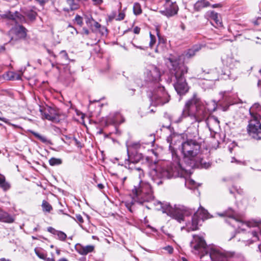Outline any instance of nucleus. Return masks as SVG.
Listing matches in <instances>:
<instances>
[{"label": "nucleus", "instance_id": "9", "mask_svg": "<svg viewBox=\"0 0 261 261\" xmlns=\"http://www.w3.org/2000/svg\"><path fill=\"white\" fill-rule=\"evenodd\" d=\"M42 118L55 123L60 121L61 112L58 109L48 107L43 110H40Z\"/></svg>", "mask_w": 261, "mask_h": 261}, {"label": "nucleus", "instance_id": "34", "mask_svg": "<svg viewBox=\"0 0 261 261\" xmlns=\"http://www.w3.org/2000/svg\"><path fill=\"white\" fill-rule=\"evenodd\" d=\"M133 11L135 15H138L142 13V9L141 5L138 3H136L134 5Z\"/></svg>", "mask_w": 261, "mask_h": 261}, {"label": "nucleus", "instance_id": "37", "mask_svg": "<svg viewBox=\"0 0 261 261\" xmlns=\"http://www.w3.org/2000/svg\"><path fill=\"white\" fill-rule=\"evenodd\" d=\"M26 15L31 21H34L36 19L37 13L32 10L28 12Z\"/></svg>", "mask_w": 261, "mask_h": 261}, {"label": "nucleus", "instance_id": "46", "mask_svg": "<svg viewBox=\"0 0 261 261\" xmlns=\"http://www.w3.org/2000/svg\"><path fill=\"white\" fill-rule=\"evenodd\" d=\"M124 17H125V14L124 12H121L119 13V14L118 15L117 18H116V20H119V21H120V20H122L124 19Z\"/></svg>", "mask_w": 261, "mask_h": 261}, {"label": "nucleus", "instance_id": "14", "mask_svg": "<svg viewBox=\"0 0 261 261\" xmlns=\"http://www.w3.org/2000/svg\"><path fill=\"white\" fill-rule=\"evenodd\" d=\"M178 7L175 2L168 5H165V10L160 11L163 15L168 17L173 16L177 13Z\"/></svg>", "mask_w": 261, "mask_h": 261}, {"label": "nucleus", "instance_id": "35", "mask_svg": "<svg viewBox=\"0 0 261 261\" xmlns=\"http://www.w3.org/2000/svg\"><path fill=\"white\" fill-rule=\"evenodd\" d=\"M219 215L221 216H226L229 218H232L234 220L237 221V219L234 218V213L232 210H229L223 213L219 214Z\"/></svg>", "mask_w": 261, "mask_h": 261}, {"label": "nucleus", "instance_id": "56", "mask_svg": "<svg viewBox=\"0 0 261 261\" xmlns=\"http://www.w3.org/2000/svg\"><path fill=\"white\" fill-rule=\"evenodd\" d=\"M37 2H38L39 4L43 6L45 3H46L47 0H35Z\"/></svg>", "mask_w": 261, "mask_h": 261}, {"label": "nucleus", "instance_id": "8", "mask_svg": "<svg viewBox=\"0 0 261 261\" xmlns=\"http://www.w3.org/2000/svg\"><path fill=\"white\" fill-rule=\"evenodd\" d=\"M249 135L256 140H261V123L259 120H250L247 126Z\"/></svg>", "mask_w": 261, "mask_h": 261}, {"label": "nucleus", "instance_id": "29", "mask_svg": "<svg viewBox=\"0 0 261 261\" xmlns=\"http://www.w3.org/2000/svg\"><path fill=\"white\" fill-rule=\"evenodd\" d=\"M224 62L226 66L230 68H233L239 64V62L237 60L230 57H227L225 60H224Z\"/></svg>", "mask_w": 261, "mask_h": 261}, {"label": "nucleus", "instance_id": "48", "mask_svg": "<svg viewBox=\"0 0 261 261\" xmlns=\"http://www.w3.org/2000/svg\"><path fill=\"white\" fill-rule=\"evenodd\" d=\"M129 146L135 149H138L140 147V144L139 142H134L129 144Z\"/></svg>", "mask_w": 261, "mask_h": 261}, {"label": "nucleus", "instance_id": "15", "mask_svg": "<svg viewBox=\"0 0 261 261\" xmlns=\"http://www.w3.org/2000/svg\"><path fill=\"white\" fill-rule=\"evenodd\" d=\"M203 221L197 216L194 215L192 218L191 222H189L186 225V230L188 232L195 231L199 229V226H201Z\"/></svg>", "mask_w": 261, "mask_h": 261}, {"label": "nucleus", "instance_id": "59", "mask_svg": "<svg viewBox=\"0 0 261 261\" xmlns=\"http://www.w3.org/2000/svg\"><path fill=\"white\" fill-rule=\"evenodd\" d=\"M97 187H98V188L99 189L101 190V189H103V188H104L105 186H104V185H103V184H98L97 185Z\"/></svg>", "mask_w": 261, "mask_h": 261}, {"label": "nucleus", "instance_id": "17", "mask_svg": "<svg viewBox=\"0 0 261 261\" xmlns=\"http://www.w3.org/2000/svg\"><path fill=\"white\" fill-rule=\"evenodd\" d=\"M95 246L94 245H89L83 246L80 244H77L75 246V250L81 255H86L89 253L94 251Z\"/></svg>", "mask_w": 261, "mask_h": 261}, {"label": "nucleus", "instance_id": "54", "mask_svg": "<svg viewBox=\"0 0 261 261\" xmlns=\"http://www.w3.org/2000/svg\"><path fill=\"white\" fill-rule=\"evenodd\" d=\"M100 32L102 34H104L103 31H105L106 33H107L108 30L105 27H104V26L101 27V28H100Z\"/></svg>", "mask_w": 261, "mask_h": 261}, {"label": "nucleus", "instance_id": "18", "mask_svg": "<svg viewBox=\"0 0 261 261\" xmlns=\"http://www.w3.org/2000/svg\"><path fill=\"white\" fill-rule=\"evenodd\" d=\"M205 17L208 19L212 20L215 24L218 26H221L222 22L220 16L214 11H208L205 14Z\"/></svg>", "mask_w": 261, "mask_h": 261}, {"label": "nucleus", "instance_id": "21", "mask_svg": "<svg viewBox=\"0 0 261 261\" xmlns=\"http://www.w3.org/2000/svg\"><path fill=\"white\" fill-rule=\"evenodd\" d=\"M220 79L223 80L230 79L234 80H236V77L232 76L231 71L228 69L226 68L222 70L221 73L217 78H214L213 80H219Z\"/></svg>", "mask_w": 261, "mask_h": 261}, {"label": "nucleus", "instance_id": "11", "mask_svg": "<svg viewBox=\"0 0 261 261\" xmlns=\"http://www.w3.org/2000/svg\"><path fill=\"white\" fill-rule=\"evenodd\" d=\"M212 261H228V257H233L234 253H227V254L222 251L211 248L208 250L207 254Z\"/></svg>", "mask_w": 261, "mask_h": 261}, {"label": "nucleus", "instance_id": "3", "mask_svg": "<svg viewBox=\"0 0 261 261\" xmlns=\"http://www.w3.org/2000/svg\"><path fill=\"white\" fill-rule=\"evenodd\" d=\"M168 60L170 63V72L175 77L174 88L178 94H185L189 90V86L185 77V74L188 72V68L180 63L177 57L171 56Z\"/></svg>", "mask_w": 261, "mask_h": 261}, {"label": "nucleus", "instance_id": "53", "mask_svg": "<svg viewBox=\"0 0 261 261\" xmlns=\"http://www.w3.org/2000/svg\"><path fill=\"white\" fill-rule=\"evenodd\" d=\"M92 1L93 2L94 5H100L103 2L102 0H92Z\"/></svg>", "mask_w": 261, "mask_h": 261}, {"label": "nucleus", "instance_id": "2", "mask_svg": "<svg viewBox=\"0 0 261 261\" xmlns=\"http://www.w3.org/2000/svg\"><path fill=\"white\" fill-rule=\"evenodd\" d=\"M152 180L158 185L163 183L162 178L172 177H185L188 175L187 169L182 167L179 162V159L176 156L175 160L170 166L166 168H156L152 169L150 172Z\"/></svg>", "mask_w": 261, "mask_h": 261}, {"label": "nucleus", "instance_id": "41", "mask_svg": "<svg viewBox=\"0 0 261 261\" xmlns=\"http://www.w3.org/2000/svg\"><path fill=\"white\" fill-rule=\"evenodd\" d=\"M150 40L149 42V46L152 48L156 42V38L154 35H152L151 32L149 33Z\"/></svg>", "mask_w": 261, "mask_h": 261}, {"label": "nucleus", "instance_id": "20", "mask_svg": "<svg viewBox=\"0 0 261 261\" xmlns=\"http://www.w3.org/2000/svg\"><path fill=\"white\" fill-rule=\"evenodd\" d=\"M1 16L3 18L12 20H16L17 19L20 20L22 17L21 15L17 11L13 13L10 11H6L4 14H1Z\"/></svg>", "mask_w": 261, "mask_h": 261}, {"label": "nucleus", "instance_id": "36", "mask_svg": "<svg viewBox=\"0 0 261 261\" xmlns=\"http://www.w3.org/2000/svg\"><path fill=\"white\" fill-rule=\"evenodd\" d=\"M62 163V160L60 159H57L55 158H51L49 160V164L50 166L59 165Z\"/></svg>", "mask_w": 261, "mask_h": 261}, {"label": "nucleus", "instance_id": "49", "mask_svg": "<svg viewBox=\"0 0 261 261\" xmlns=\"http://www.w3.org/2000/svg\"><path fill=\"white\" fill-rule=\"evenodd\" d=\"M164 249L167 251L169 254H172L173 251V248L171 246H167L164 248Z\"/></svg>", "mask_w": 261, "mask_h": 261}, {"label": "nucleus", "instance_id": "33", "mask_svg": "<svg viewBox=\"0 0 261 261\" xmlns=\"http://www.w3.org/2000/svg\"><path fill=\"white\" fill-rule=\"evenodd\" d=\"M133 171L135 174H138L139 178L142 180V178L144 176V171L142 168L135 167L133 169Z\"/></svg>", "mask_w": 261, "mask_h": 261}, {"label": "nucleus", "instance_id": "23", "mask_svg": "<svg viewBox=\"0 0 261 261\" xmlns=\"http://www.w3.org/2000/svg\"><path fill=\"white\" fill-rule=\"evenodd\" d=\"M211 6V4L206 0H200L197 1L194 6V9L196 11H200L202 9Z\"/></svg>", "mask_w": 261, "mask_h": 261}, {"label": "nucleus", "instance_id": "42", "mask_svg": "<svg viewBox=\"0 0 261 261\" xmlns=\"http://www.w3.org/2000/svg\"><path fill=\"white\" fill-rule=\"evenodd\" d=\"M176 136L178 137V136L174 133L171 134L169 137L167 138V141L170 143L169 148H171V145L172 144V140Z\"/></svg>", "mask_w": 261, "mask_h": 261}, {"label": "nucleus", "instance_id": "43", "mask_svg": "<svg viewBox=\"0 0 261 261\" xmlns=\"http://www.w3.org/2000/svg\"><path fill=\"white\" fill-rule=\"evenodd\" d=\"M86 19V23H87V24L89 27H92L93 25V23L95 20L91 16H87Z\"/></svg>", "mask_w": 261, "mask_h": 261}, {"label": "nucleus", "instance_id": "47", "mask_svg": "<svg viewBox=\"0 0 261 261\" xmlns=\"http://www.w3.org/2000/svg\"><path fill=\"white\" fill-rule=\"evenodd\" d=\"M210 120L216 123L218 126L219 125V121L217 117L216 116H213L210 118Z\"/></svg>", "mask_w": 261, "mask_h": 261}, {"label": "nucleus", "instance_id": "45", "mask_svg": "<svg viewBox=\"0 0 261 261\" xmlns=\"http://www.w3.org/2000/svg\"><path fill=\"white\" fill-rule=\"evenodd\" d=\"M74 219L76 222L80 223H83L84 222V219L82 216L80 214L75 215V217Z\"/></svg>", "mask_w": 261, "mask_h": 261}, {"label": "nucleus", "instance_id": "7", "mask_svg": "<svg viewBox=\"0 0 261 261\" xmlns=\"http://www.w3.org/2000/svg\"><path fill=\"white\" fill-rule=\"evenodd\" d=\"M191 246L194 250L195 253L202 257L208 254L209 248L202 237L194 235L193 240L191 242Z\"/></svg>", "mask_w": 261, "mask_h": 261}, {"label": "nucleus", "instance_id": "61", "mask_svg": "<svg viewBox=\"0 0 261 261\" xmlns=\"http://www.w3.org/2000/svg\"><path fill=\"white\" fill-rule=\"evenodd\" d=\"M221 5L220 4H216L212 5L213 8H218V7H221Z\"/></svg>", "mask_w": 261, "mask_h": 261}, {"label": "nucleus", "instance_id": "27", "mask_svg": "<svg viewBox=\"0 0 261 261\" xmlns=\"http://www.w3.org/2000/svg\"><path fill=\"white\" fill-rule=\"evenodd\" d=\"M60 57L57 64L62 65L68 64L69 59L67 52L64 50H61L60 53Z\"/></svg>", "mask_w": 261, "mask_h": 261}, {"label": "nucleus", "instance_id": "26", "mask_svg": "<svg viewBox=\"0 0 261 261\" xmlns=\"http://www.w3.org/2000/svg\"><path fill=\"white\" fill-rule=\"evenodd\" d=\"M0 221L11 223L14 221V219L8 213L3 211H0Z\"/></svg>", "mask_w": 261, "mask_h": 261}, {"label": "nucleus", "instance_id": "58", "mask_svg": "<svg viewBox=\"0 0 261 261\" xmlns=\"http://www.w3.org/2000/svg\"><path fill=\"white\" fill-rule=\"evenodd\" d=\"M47 52L49 55L53 56L55 58L57 57L56 55L51 50L47 49Z\"/></svg>", "mask_w": 261, "mask_h": 261}, {"label": "nucleus", "instance_id": "51", "mask_svg": "<svg viewBox=\"0 0 261 261\" xmlns=\"http://www.w3.org/2000/svg\"><path fill=\"white\" fill-rule=\"evenodd\" d=\"M47 231L54 234H56V232L57 231V230H56L55 229H54L53 227H48L47 228Z\"/></svg>", "mask_w": 261, "mask_h": 261}, {"label": "nucleus", "instance_id": "28", "mask_svg": "<svg viewBox=\"0 0 261 261\" xmlns=\"http://www.w3.org/2000/svg\"><path fill=\"white\" fill-rule=\"evenodd\" d=\"M194 214L196 215L203 222L208 217L207 211L202 207H200Z\"/></svg>", "mask_w": 261, "mask_h": 261}, {"label": "nucleus", "instance_id": "50", "mask_svg": "<svg viewBox=\"0 0 261 261\" xmlns=\"http://www.w3.org/2000/svg\"><path fill=\"white\" fill-rule=\"evenodd\" d=\"M156 34L159 38V44H160L161 43H164V39L162 38L161 36L159 34V31L158 29L156 30Z\"/></svg>", "mask_w": 261, "mask_h": 261}, {"label": "nucleus", "instance_id": "38", "mask_svg": "<svg viewBox=\"0 0 261 261\" xmlns=\"http://www.w3.org/2000/svg\"><path fill=\"white\" fill-rule=\"evenodd\" d=\"M32 134L38 139H39L40 141H41L43 143H47V138L44 137L40 135L37 133L36 132H32Z\"/></svg>", "mask_w": 261, "mask_h": 261}, {"label": "nucleus", "instance_id": "24", "mask_svg": "<svg viewBox=\"0 0 261 261\" xmlns=\"http://www.w3.org/2000/svg\"><path fill=\"white\" fill-rule=\"evenodd\" d=\"M11 187V184L6 180L5 176L0 173V188L6 192L10 189Z\"/></svg>", "mask_w": 261, "mask_h": 261}, {"label": "nucleus", "instance_id": "5", "mask_svg": "<svg viewBox=\"0 0 261 261\" xmlns=\"http://www.w3.org/2000/svg\"><path fill=\"white\" fill-rule=\"evenodd\" d=\"M132 192L141 203L151 201L154 199L153 192L150 184L142 180H140L137 186H134Z\"/></svg>", "mask_w": 261, "mask_h": 261}, {"label": "nucleus", "instance_id": "52", "mask_svg": "<svg viewBox=\"0 0 261 261\" xmlns=\"http://www.w3.org/2000/svg\"><path fill=\"white\" fill-rule=\"evenodd\" d=\"M93 26L96 28V29H99L100 28H101V25L100 24H99L98 22H97L96 21L94 20L93 23Z\"/></svg>", "mask_w": 261, "mask_h": 261}, {"label": "nucleus", "instance_id": "40", "mask_svg": "<svg viewBox=\"0 0 261 261\" xmlns=\"http://www.w3.org/2000/svg\"><path fill=\"white\" fill-rule=\"evenodd\" d=\"M75 22L80 27H82L83 24V18L79 15H76L74 18Z\"/></svg>", "mask_w": 261, "mask_h": 261}, {"label": "nucleus", "instance_id": "16", "mask_svg": "<svg viewBox=\"0 0 261 261\" xmlns=\"http://www.w3.org/2000/svg\"><path fill=\"white\" fill-rule=\"evenodd\" d=\"M251 115L250 120H259L261 119V106L258 103H254L249 109Z\"/></svg>", "mask_w": 261, "mask_h": 261}, {"label": "nucleus", "instance_id": "4", "mask_svg": "<svg viewBox=\"0 0 261 261\" xmlns=\"http://www.w3.org/2000/svg\"><path fill=\"white\" fill-rule=\"evenodd\" d=\"M209 115V111L200 99L194 94L192 98L185 103L181 118L191 117L196 121L201 122L206 119Z\"/></svg>", "mask_w": 261, "mask_h": 261}, {"label": "nucleus", "instance_id": "31", "mask_svg": "<svg viewBox=\"0 0 261 261\" xmlns=\"http://www.w3.org/2000/svg\"><path fill=\"white\" fill-rule=\"evenodd\" d=\"M43 212L49 213L52 210V206L46 200H43L41 205Z\"/></svg>", "mask_w": 261, "mask_h": 261}, {"label": "nucleus", "instance_id": "22", "mask_svg": "<svg viewBox=\"0 0 261 261\" xmlns=\"http://www.w3.org/2000/svg\"><path fill=\"white\" fill-rule=\"evenodd\" d=\"M202 47L201 44H195L193 45L191 48L187 50L185 53V57L190 58L194 56L196 53L199 51Z\"/></svg>", "mask_w": 261, "mask_h": 261}, {"label": "nucleus", "instance_id": "19", "mask_svg": "<svg viewBox=\"0 0 261 261\" xmlns=\"http://www.w3.org/2000/svg\"><path fill=\"white\" fill-rule=\"evenodd\" d=\"M125 121L123 116L119 112H116L113 115H110L108 121L114 124H119Z\"/></svg>", "mask_w": 261, "mask_h": 261}, {"label": "nucleus", "instance_id": "1", "mask_svg": "<svg viewBox=\"0 0 261 261\" xmlns=\"http://www.w3.org/2000/svg\"><path fill=\"white\" fill-rule=\"evenodd\" d=\"M201 145L195 139H187L181 144V151L184 162L190 167H201L207 169L210 167L209 162L204 160L200 152Z\"/></svg>", "mask_w": 261, "mask_h": 261}, {"label": "nucleus", "instance_id": "57", "mask_svg": "<svg viewBox=\"0 0 261 261\" xmlns=\"http://www.w3.org/2000/svg\"><path fill=\"white\" fill-rule=\"evenodd\" d=\"M252 234L253 237H255L257 240H259V237L256 231H252Z\"/></svg>", "mask_w": 261, "mask_h": 261}, {"label": "nucleus", "instance_id": "12", "mask_svg": "<svg viewBox=\"0 0 261 261\" xmlns=\"http://www.w3.org/2000/svg\"><path fill=\"white\" fill-rule=\"evenodd\" d=\"M145 74L149 81H158L161 75L160 69L154 65H149L146 68Z\"/></svg>", "mask_w": 261, "mask_h": 261}, {"label": "nucleus", "instance_id": "63", "mask_svg": "<svg viewBox=\"0 0 261 261\" xmlns=\"http://www.w3.org/2000/svg\"><path fill=\"white\" fill-rule=\"evenodd\" d=\"M0 261H11L9 259H6L5 258H1L0 259Z\"/></svg>", "mask_w": 261, "mask_h": 261}, {"label": "nucleus", "instance_id": "62", "mask_svg": "<svg viewBox=\"0 0 261 261\" xmlns=\"http://www.w3.org/2000/svg\"><path fill=\"white\" fill-rule=\"evenodd\" d=\"M165 5H168L169 4L173 3L174 2H172L171 1V0H165Z\"/></svg>", "mask_w": 261, "mask_h": 261}, {"label": "nucleus", "instance_id": "25", "mask_svg": "<svg viewBox=\"0 0 261 261\" xmlns=\"http://www.w3.org/2000/svg\"><path fill=\"white\" fill-rule=\"evenodd\" d=\"M127 152L128 154L127 161L129 162V165L137 163L143 158L142 155L141 153H136L134 155L130 154L128 148Z\"/></svg>", "mask_w": 261, "mask_h": 261}, {"label": "nucleus", "instance_id": "64", "mask_svg": "<svg viewBox=\"0 0 261 261\" xmlns=\"http://www.w3.org/2000/svg\"><path fill=\"white\" fill-rule=\"evenodd\" d=\"M58 261H68V260L65 258H62L59 259Z\"/></svg>", "mask_w": 261, "mask_h": 261}, {"label": "nucleus", "instance_id": "10", "mask_svg": "<svg viewBox=\"0 0 261 261\" xmlns=\"http://www.w3.org/2000/svg\"><path fill=\"white\" fill-rule=\"evenodd\" d=\"M27 30L21 25L13 28L9 31L10 42L14 44L16 41L24 39L27 36Z\"/></svg>", "mask_w": 261, "mask_h": 261}, {"label": "nucleus", "instance_id": "39", "mask_svg": "<svg viewBox=\"0 0 261 261\" xmlns=\"http://www.w3.org/2000/svg\"><path fill=\"white\" fill-rule=\"evenodd\" d=\"M56 235L58 236V239L62 241H65L67 238L66 234L61 231L57 230Z\"/></svg>", "mask_w": 261, "mask_h": 261}, {"label": "nucleus", "instance_id": "30", "mask_svg": "<svg viewBox=\"0 0 261 261\" xmlns=\"http://www.w3.org/2000/svg\"><path fill=\"white\" fill-rule=\"evenodd\" d=\"M80 0H67L70 10H75L79 8Z\"/></svg>", "mask_w": 261, "mask_h": 261}, {"label": "nucleus", "instance_id": "55", "mask_svg": "<svg viewBox=\"0 0 261 261\" xmlns=\"http://www.w3.org/2000/svg\"><path fill=\"white\" fill-rule=\"evenodd\" d=\"M140 32V28L138 27H136L135 28H134V33L136 34H139Z\"/></svg>", "mask_w": 261, "mask_h": 261}, {"label": "nucleus", "instance_id": "13", "mask_svg": "<svg viewBox=\"0 0 261 261\" xmlns=\"http://www.w3.org/2000/svg\"><path fill=\"white\" fill-rule=\"evenodd\" d=\"M192 213L193 212L191 209L182 205L176 208L173 216L175 219L179 222H181L184 220V216H188Z\"/></svg>", "mask_w": 261, "mask_h": 261}, {"label": "nucleus", "instance_id": "44", "mask_svg": "<svg viewBox=\"0 0 261 261\" xmlns=\"http://www.w3.org/2000/svg\"><path fill=\"white\" fill-rule=\"evenodd\" d=\"M35 252L38 257L44 260L45 259L46 255L44 254L43 252H40L37 249L35 250Z\"/></svg>", "mask_w": 261, "mask_h": 261}, {"label": "nucleus", "instance_id": "60", "mask_svg": "<svg viewBox=\"0 0 261 261\" xmlns=\"http://www.w3.org/2000/svg\"><path fill=\"white\" fill-rule=\"evenodd\" d=\"M45 261H55L53 257H45L44 259Z\"/></svg>", "mask_w": 261, "mask_h": 261}, {"label": "nucleus", "instance_id": "32", "mask_svg": "<svg viewBox=\"0 0 261 261\" xmlns=\"http://www.w3.org/2000/svg\"><path fill=\"white\" fill-rule=\"evenodd\" d=\"M185 185L186 187L191 189L195 188L197 187L196 182L194 180L191 179H186Z\"/></svg>", "mask_w": 261, "mask_h": 261}, {"label": "nucleus", "instance_id": "6", "mask_svg": "<svg viewBox=\"0 0 261 261\" xmlns=\"http://www.w3.org/2000/svg\"><path fill=\"white\" fill-rule=\"evenodd\" d=\"M151 105L154 106H162L169 102L170 96L165 91L164 87L157 86V87L149 95Z\"/></svg>", "mask_w": 261, "mask_h": 261}]
</instances>
